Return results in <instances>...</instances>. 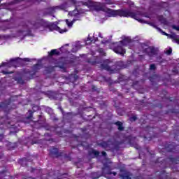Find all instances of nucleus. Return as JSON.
Here are the masks:
<instances>
[{
	"label": "nucleus",
	"mask_w": 179,
	"mask_h": 179,
	"mask_svg": "<svg viewBox=\"0 0 179 179\" xmlns=\"http://www.w3.org/2000/svg\"><path fill=\"white\" fill-rule=\"evenodd\" d=\"M72 3L76 5V6H87L88 8H92L94 10L99 11L102 10L103 12H106L109 17L113 16H123L124 17H132L138 20L140 23H148L145 20L141 19L143 16L145 17H150V15H148L146 13H143L140 10H136L132 12L129 10H111L110 8H106V3H96L87 0L86 1H78L76 0H71Z\"/></svg>",
	"instance_id": "obj_1"
},
{
	"label": "nucleus",
	"mask_w": 179,
	"mask_h": 179,
	"mask_svg": "<svg viewBox=\"0 0 179 179\" xmlns=\"http://www.w3.org/2000/svg\"><path fill=\"white\" fill-rule=\"evenodd\" d=\"M43 28L44 30L46 31H54V30H57V31L60 33H66L68 31V29L66 28L64 29H61L59 27L57 26L55 23H50V22H45L42 24L40 23L37 22L33 26V29H41Z\"/></svg>",
	"instance_id": "obj_2"
},
{
	"label": "nucleus",
	"mask_w": 179,
	"mask_h": 179,
	"mask_svg": "<svg viewBox=\"0 0 179 179\" xmlns=\"http://www.w3.org/2000/svg\"><path fill=\"white\" fill-rule=\"evenodd\" d=\"M131 38L122 36V41L119 43H115V47L113 48V51L116 52V54L124 55V54H125V49L122 48V45H127L129 43H131Z\"/></svg>",
	"instance_id": "obj_3"
},
{
	"label": "nucleus",
	"mask_w": 179,
	"mask_h": 179,
	"mask_svg": "<svg viewBox=\"0 0 179 179\" xmlns=\"http://www.w3.org/2000/svg\"><path fill=\"white\" fill-rule=\"evenodd\" d=\"M101 69H105L110 72V73H115V72H118V69H117V66L115 63L107 59L103 62V64H101Z\"/></svg>",
	"instance_id": "obj_4"
},
{
	"label": "nucleus",
	"mask_w": 179,
	"mask_h": 179,
	"mask_svg": "<svg viewBox=\"0 0 179 179\" xmlns=\"http://www.w3.org/2000/svg\"><path fill=\"white\" fill-rule=\"evenodd\" d=\"M148 24H150V26H152V27H155V29H157V30H158L159 31H161V33H162V34H164V36H169V37H170V38H172V40H173V41H174V43L179 44L178 36H177L176 34L169 35L167 33L162 31V29L160 28L157 27V26H156V24H155L154 23L149 22Z\"/></svg>",
	"instance_id": "obj_5"
},
{
	"label": "nucleus",
	"mask_w": 179,
	"mask_h": 179,
	"mask_svg": "<svg viewBox=\"0 0 179 179\" xmlns=\"http://www.w3.org/2000/svg\"><path fill=\"white\" fill-rule=\"evenodd\" d=\"M145 52L149 55V57H154L159 52V48L154 46H150L145 49Z\"/></svg>",
	"instance_id": "obj_6"
},
{
	"label": "nucleus",
	"mask_w": 179,
	"mask_h": 179,
	"mask_svg": "<svg viewBox=\"0 0 179 179\" xmlns=\"http://www.w3.org/2000/svg\"><path fill=\"white\" fill-rule=\"evenodd\" d=\"M81 13H83V12L78 10V8H76V10L69 12V15H70L71 16H74V19H78V20H79V19H80Z\"/></svg>",
	"instance_id": "obj_7"
},
{
	"label": "nucleus",
	"mask_w": 179,
	"mask_h": 179,
	"mask_svg": "<svg viewBox=\"0 0 179 179\" xmlns=\"http://www.w3.org/2000/svg\"><path fill=\"white\" fill-rule=\"evenodd\" d=\"M24 30L20 31V36H30V29H29V25H22Z\"/></svg>",
	"instance_id": "obj_8"
},
{
	"label": "nucleus",
	"mask_w": 179,
	"mask_h": 179,
	"mask_svg": "<svg viewBox=\"0 0 179 179\" xmlns=\"http://www.w3.org/2000/svg\"><path fill=\"white\" fill-rule=\"evenodd\" d=\"M15 61H17V59H11L9 62L3 63L1 65H0V68L1 66H6V68H10V66H13V62H15Z\"/></svg>",
	"instance_id": "obj_9"
},
{
	"label": "nucleus",
	"mask_w": 179,
	"mask_h": 179,
	"mask_svg": "<svg viewBox=\"0 0 179 179\" xmlns=\"http://www.w3.org/2000/svg\"><path fill=\"white\" fill-rule=\"evenodd\" d=\"M120 177L122 178V179H131L132 178V173L129 172H126L122 175H120Z\"/></svg>",
	"instance_id": "obj_10"
},
{
	"label": "nucleus",
	"mask_w": 179,
	"mask_h": 179,
	"mask_svg": "<svg viewBox=\"0 0 179 179\" xmlns=\"http://www.w3.org/2000/svg\"><path fill=\"white\" fill-rule=\"evenodd\" d=\"M99 146H101V148H103L104 149H108L110 148V142H102L99 144Z\"/></svg>",
	"instance_id": "obj_11"
},
{
	"label": "nucleus",
	"mask_w": 179,
	"mask_h": 179,
	"mask_svg": "<svg viewBox=\"0 0 179 179\" xmlns=\"http://www.w3.org/2000/svg\"><path fill=\"white\" fill-rule=\"evenodd\" d=\"M90 155L92 157H97V156L100 155V152H99V151H96L95 150H92L90 152Z\"/></svg>",
	"instance_id": "obj_12"
},
{
	"label": "nucleus",
	"mask_w": 179,
	"mask_h": 179,
	"mask_svg": "<svg viewBox=\"0 0 179 179\" xmlns=\"http://www.w3.org/2000/svg\"><path fill=\"white\" fill-rule=\"evenodd\" d=\"M115 124V125H117V129L119 131H122L124 129V126L122 125V122L117 121Z\"/></svg>",
	"instance_id": "obj_13"
},
{
	"label": "nucleus",
	"mask_w": 179,
	"mask_h": 179,
	"mask_svg": "<svg viewBox=\"0 0 179 179\" xmlns=\"http://www.w3.org/2000/svg\"><path fill=\"white\" fill-rule=\"evenodd\" d=\"M157 19L161 23H163L164 24H167V21L166 19L163 17V15H159L157 17Z\"/></svg>",
	"instance_id": "obj_14"
},
{
	"label": "nucleus",
	"mask_w": 179,
	"mask_h": 179,
	"mask_svg": "<svg viewBox=\"0 0 179 179\" xmlns=\"http://www.w3.org/2000/svg\"><path fill=\"white\" fill-rule=\"evenodd\" d=\"M78 19H73L71 22H69V20H66V23L69 27H72L73 25V22H76Z\"/></svg>",
	"instance_id": "obj_15"
},
{
	"label": "nucleus",
	"mask_w": 179,
	"mask_h": 179,
	"mask_svg": "<svg viewBox=\"0 0 179 179\" xmlns=\"http://www.w3.org/2000/svg\"><path fill=\"white\" fill-rule=\"evenodd\" d=\"M50 153L51 155H52L53 156H58V149L57 148H52L50 150Z\"/></svg>",
	"instance_id": "obj_16"
},
{
	"label": "nucleus",
	"mask_w": 179,
	"mask_h": 179,
	"mask_svg": "<svg viewBox=\"0 0 179 179\" xmlns=\"http://www.w3.org/2000/svg\"><path fill=\"white\" fill-rule=\"evenodd\" d=\"M171 52H173V49L171 48H169V49H165L164 53L167 55H171Z\"/></svg>",
	"instance_id": "obj_17"
},
{
	"label": "nucleus",
	"mask_w": 179,
	"mask_h": 179,
	"mask_svg": "<svg viewBox=\"0 0 179 179\" xmlns=\"http://www.w3.org/2000/svg\"><path fill=\"white\" fill-rule=\"evenodd\" d=\"M38 69H41V65L40 64H36L34 66V71L35 72H37V71H38Z\"/></svg>",
	"instance_id": "obj_18"
},
{
	"label": "nucleus",
	"mask_w": 179,
	"mask_h": 179,
	"mask_svg": "<svg viewBox=\"0 0 179 179\" xmlns=\"http://www.w3.org/2000/svg\"><path fill=\"white\" fill-rule=\"evenodd\" d=\"M58 55V50H52L51 52H50V55L52 57V55Z\"/></svg>",
	"instance_id": "obj_19"
},
{
	"label": "nucleus",
	"mask_w": 179,
	"mask_h": 179,
	"mask_svg": "<svg viewBox=\"0 0 179 179\" xmlns=\"http://www.w3.org/2000/svg\"><path fill=\"white\" fill-rule=\"evenodd\" d=\"M91 43H93V38L89 36L86 41V44H90Z\"/></svg>",
	"instance_id": "obj_20"
},
{
	"label": "nucleus",
	"mask_w": 179,
	"mask_h": 179,
	"mask_svg": "<svg viewBox=\"0 0 179 179\" xmlns=\"http://www.w3.org/2000/svg\"><path fill=\"white\" fill-rule=\"evenodd\" d=\"M105 5H113V0H105Z\"/></svg>",
	"instance_id": "obj_21"
},
{
	"label": "nucleus",
	"mask_w": 179,
	"mask_h": 179,
	"mask_svg": "<svg viewBox=\"0 0 179 179\" xmlns=\"http://www.w3.org/2000/svg\"><path fill=\"white\" fill-rule=\"evenodd\" d=\"M150 71H156V65L150 64Z\"/></svg>",
	"instance_id": "obj_22"
},
{
	"label": "nucleus",
	"mask_w": 179,
	"mask_h": 179,
	"mask_svg": "<svg viewBox=\"0 0 179 179\" xmlns=\"http://www.w3.org/2000/svg\"><path fill=\"white\" fill-rule=\"evenodd\" d=\"M29 115L27 117V120H30V118H31V117H33V112L31 110L29 111Z\"/></svg>",
	"instance_id": "obj_23"
},
{
	"label": "nucleus",
	"mask_w": 179,
	"mask_h": 179,
	"mask_svg": "<svg viewBox=\"0 0 179 179\" xmlns=\"http://www.w3.org/2000/svg\"><path fill=\"white\" fill-rule=\"evenodd\" d=\"M172 29L176 30L177 31H179V25H172Z\"/></svg>",
	"instance_id": "obj_24"
},
{
	"label": "nucleus",
	"mask_w": 179,
	"mask_h": 179,
	"mask_svg": "<svg viewBox=\"0 0 179 179\" xmlns=\"http://www.w3.org/2000/svg\"><path fill=\"white\" fill-rule=\"evenodd\" d=\"M157 62H163V59L161 57V56L157 57L156 59Z\"/></svg>",
	"instance_id": "obj_25"
},
{
	"label": "nucleus",
	"mask_w": 179,
	"mask_h": 179,
	"mask_svg": "<svg viewBox=\"0 0 179 179\" xmlns=\"http://www.w3.org/2000/svg\"><path fill=\"white\" fill-rule=\"evenodd\" d=\"M55 9H58V7H52L49 10H50L51 13H54V12H55Z\"/></svg>",
	"instance_id": "obj_26"
},
{
	"label": "nucleus",
	"mask_w": 179,
	"mask_h": 179,
	"mask_svg": "<svg viewBox=\"0 0 179 179\" xmlns=\"http://www.w3.org/2000/svg\"><path fill=\"white\" fill-rule=\"evenodd\" d=\"M98 51L100 52L101 55H106V53H104V50L102 48L99 49Z\"/></svg>",
	"instance_id": "obj_27"
},
{
	"label": "nucleus",
	"mask_w": 179,
	"mask_h": 179,
	"mask_svg": "<svg viewBox=\"0 0 179 179\" xmlns=\"http://www.w3.org/2000/svg\"><path fill=\"white\" fill-rule=\"evenodd\" d=\"M128 5H129V6H130V8H132V6H134V5H135V3L132 1H129Z\"/></svg>",
	"instance_id": "obj_28"
},
{
	"label": "nucleus",
	"mask_w": 179,
	"mask_h": 179,
	"mask_svg": "<svg viewBox=\"0 0 179 179\" xmlns=\"http://www.w3.org/2000/svg\"><path fill=\"white\" fill-rule=\"evenodd\" d=\"M106 174H113V176H117V173L116 172L112 173L110 171H109L108 172H106Z\"/></svg>",
	"instance_id": "obj_29"
},
{
	"label": "nucleus",
	"mask_w": 179,
	"mask_h": 179,
	"mask_svg": "<svg viewBox=\"0 0 179 179\" xmlns=\"http://www.w3.org/2000/svg\"><path fill=\"white\" fill-rule=\"evenodd\" d=\"M80 43H79V42L76 43L75 45V47H76L77 50H79V48H80V47L79 46Z\"/></svg>",
	"instance_id": "obj_30"
},
{
	"label": "nucleus",
	"mask_w": 179,
	"mask_h": 179,
	"mask_svg": "<svg viewBox=\"0 0 179 179\" xmlns=\"http://www.w3.org/2000/svg\"><path fill=\"white\" fill-rule=\"evenodd\" d=\"M1 72H2V73H3V75H6L8 73H13V72H9V71H2Z\"/></svg>",
	"instance_id": "obj_31"
},
{
	"label": "nucleus",
	"mask_w": 179,
	"mask_h": 179,
	"mask_svg": "<svg viewBox=\"0 0 179 179\" xmlns=\"http://www.w3.org/2000/svg\"><path fill=\"white\" fill-rule=\"evenodd\" d=\"M136 120H137L136 116H132V117H131V121H136Z\"/></svg>",
	"instance_id": "obj_32"
},
{
	"label": "nucleus",
	"mask_w": 179,
	"mask_h": 179,
	"mask_svg": "<svg viewBox=\"0 0 179 179\" xmlns=\"http://www.w3.org/2000/svg\"><path fill=\"white\" fill-rule=\"evenodd\" d=\"M5 177V176L3 175V172L0 173V179Z\"/></svg>",
	"instance_id": "obj_33"
},
{
	"label": "nucleus",
	"mask_w": 179,
	"mask_h": 179,
	"mask_svg": "<svg viewBox=\"0 0 179 179\" xmlns=\"http://www.w3.org/2000/svg\"><path fill=\"white\" fill-rule=\"evenodd\" d=\"M24 61H26L27 62H30V59H29V58H24Z\"/></svg>",
	"instance_id": "obj_34"
},
{
	"label": "nucleus",
	"mask_w": 179,
	"mask_h": 179,
	"mask_svg": "<svg viewBox=\"0 0 179 179\" xmlns=\"http://www.w3.org/2000/svg\"><path fill=\"white\" fill-rule=\"evenodd\" d=\"M102 156H107V153L106 152L103 151Z\"/></svg>",
	"instance_id": "obj_35"
},
{
	"label": "nucleus",
	"mask_w": 179,
	"mask_h": 179,
	"mask_svg": "<svg viewBox=\"0 0 179 179\" xmlns=\"http://www.w3.org/2000/svg\"><path fill=\"white\" fill-rule=\"evenodd\" d=\"M59 108L62 111V113H64V110L62 109V108L61 106H59Z\"/></svg>",
	"instance_id": "obj_36"
},
{
	"label": "nucleus",
	"mask_w": 179,
	"mask_h": 179,
	"mask_svg": "<svg viewBox=\"0 0 179 179\" xmlns=\"http://www.w3.org/2000/svg\"><path fill=\"white\" fill-rule=\"evenodd\" d=\"M106 171H107V169H106V168L103 169V173H106Z\"/></svg>",
	"instance_id": "obj_37"
},
{
	"label": "nucleus",
	"mask_w": 179,
	"mask_h": 179,
	"mask_svg": "<svg viewBox=\"0 0 179 179\" xmlns=\"http://www.w3.org/2000/svg\"><path fill=\"white\" fill-rule=\"evenodd\" d=\"M72 78H76V76H71V77H70V79H72Z\"/></svg>",
	"instance_id": "obj_38"
},
{
	"label": "nucleus",
	"mask_w": 179,
	"mask_h": 179,
	"mask_svg": "<svg viewBox=\"0 0 179 179\" xmlns=\"http://www.w3.org/2000/svg\"><path fill=\"white\" fill-rule=\"evenodd\" d=\"M99 37L103 38V36H101V34H99Z\"/></svg>",
	"instance_id": "obj_39"
},
{
	"label": "nucleus",
	"mask_w": 179,
	"mask_h": 179,
	"mask_svg": "<svg viewBox=\"0 0 179 179\" xmlns=\"http://www.w3.org/2000/svg\"><path fill=\"white\" fill-rule=\"evenodd\" d=\"M38 1H43V0H38Z\"/></svg>",
	"instance_id": "obj_40"
}]
</instances>
